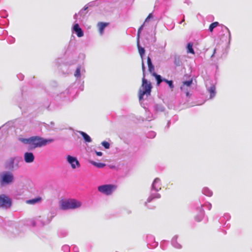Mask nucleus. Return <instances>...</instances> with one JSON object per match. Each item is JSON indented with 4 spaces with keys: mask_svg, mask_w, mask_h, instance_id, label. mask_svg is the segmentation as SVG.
<instances>
[{
    "mask_svg": "<svg viewBox=\"0 0 252 252\" xmlns=\"http://www.w3.org/2000/svg\"><path fill=\"white\" fill-rule=\"evenodd\" d=\"M101 145L106 149H108L110 148V144L109 142H108L107 141H104L102 142Z\"/></svg>",
    "mask_w": 252,
    "mask_h": 252,
    "instance_id": "nucleus-40",
    "label": "nucleus"
},
{
    "mask_svg": "<svg viewBox=\"0 0 252 252\" xmlns=\"http://www.w3.org/2000/svg\"><path fill=\"white\" fill-rule=\"evenodd\" d=\"M164 82H165L166 83H167L169 86V87L171 89H173L174 87V84H173V82L172 80H168L165 78H164Z\"/></svg>",
    "mask_w": 252,
    "mask_h": 252,
    "instance_id": "nucleus-36",
    "label": "nucleus"
},
{
    "mask_svg": "<svg viewBox=\"0 0 252 252\" xmlns=\"http://www.w3.org/2000/svg\"><path fill=\"white\" fill-rule=\"evenodd\" d=\"M161 189V183L160 179L158 178H156L153 181L151 185V189L156 191H159Z\"/></svg>",
    "mask_w": 252,
    "mask_h": 252,
    "instance_id": "nucleus-15",
    "label": "nucleus"
},
{
    "mask_svg": "<svg viewBox=\"0 0 252 252\" xmlns=\"http://www.w3.org/2000/svg\"><path fill=\"white\" fill-rule=\"evenodd\" d=\"M170 124H171V122H170V121H168L167 124V126H166V127L167 128H168L170 125Z\"/></svg>",
    "mask_w": 252,
    "mask_h": 252,
    "instance_id": "nucleus-56",
    "label": "nucleus"
},
{
    "mask_svg": "<svg viewBox=\"0 0 252 252\" xmlns=\"http://www.w3.org/2000/svg\"><path fill=\"white\" fill-rule=\"evenodd\" d=\"M78 132L81 135L85 142L90 143L92 141L91 137L87 133L82 131H79Z\"/></svg>",
    "mask_w": 252,
    "mask_h": 252,
    "instance_id": "nucleus-23",
    "label": "nucleus"
},
{
    "mask_svg": "<svg viewBox=\"0 0 252 252\" xmlns=\"http://www.w3.org/2000/svg\"><path fill=\"white\" fill-rule=\"evenodd\" d=\"M50 102L48 100L46 101L42 105V106L46 108H48L49 107Z\"/></svg>",
    "mask_w": 252,
    "mask_h": 252,
    "instance_id": "nucleus-47",
    "label": "nucleus"
},
{
    "mask_svg": "<svg viewBox=\"0 0 252 252\" xmlns=\"http://www.w3.org/2000/svg\"><path fill=\"white\" fill-rule=\"evenodd\" d=\"M90 163L91 164H92V165H93L94 166L97 168H102L106 166L105 163H101V162H96L93 160H91L90 161Z\"/></svg>",
    "mask_w": 252,
    "mask_h": 252,
    "instance_id": "nucleus-31",
    "label": "nucleus"
},
{
    "mask_svg": "<svg viewBox=\"0 0 252 252\" xmlns=\"http://www.w3.org/2000/svg\"><path fill=\"white\" fill-rule=\"evenodd\" d=\"M153 108L154 112L157 113L162 112L165 110L164 106L161 104H155Z\"/></svg>",
    "mask_w": 252,
    "mask_h": 252,
    "instance_id": "nucleus-21",
    "label": "nucleus"
},
{
    "mask_svg": "<svg viewBox=\"0 0 252 252\" xmlns=\"http://www.w3.org/2000/svg\"><path fill=\"white\" fill-rule=\"evenodd\" d=\"M24 160L26 163H32L34 160V156L32 152H26L24 156Z\"/></svg>",
    "mask_w": 252,
    "mask_h": 252,
    "instance_id": "nucleus-17",
    "label": "nucleus"
},
{
    "mask_svg": "<svg viewBox=\"0 0 252 252\" xmlns=\"http://www.w3.org/2000/svg\"><path fill=\"white\" fill-rule=\"evenodd\" d=\"M31 139L32 137L28 138H21L20 141L23 142L24 144H29V149H31Z\"/></svg>",
    "mask_w": 252,
    "mask_h": 252,
    "instance_id": "nucleus-34",
    "label": "nucleus"
},
{
    "mask_svg": "<svg viewBox=\"0 0 252 252\" xmlns=\"http://www.w3.org/2000/svg\"><path fill=\"white\" fill-rule=\"evenodd\" d=\"M55 63L58 69L63 74H68L69 72V66L70 64L68 63H65L63 58H58L56 60Z\"/></svg>",
    "mask_w": 252,
    "mask_h": 252,
    "instance_id": "nucleus-7",
    "label": "nucleus"
},
{
    "mask_svg": "<svg viewBox=\"0 0 252 252\" xmlns=\"http://www.w3.org/2000/svg\"><path fill=\"white\" fill-rule=\"evenodd\" d=\"M41 199L42 198L41 197L38 196L34 198L29 199L27 200L26 202L29 204H35L41 201Z\"/></svg>",
    "mask_w": 252,
    "mask_h": 252,
    "instance_id": "nucleus-29",
    "label": "nucleus"
},
{
    "mask_svg": "<svg viewBox=\"0 0 252 252\" xmlns=\"http://www.w3.org/2000/svg\"><path fill=\"white\" fill-rule=\"evenodd\" d=\"M108 23L106 22H98L97 23V27L98 28V31L100 35H102L104 33V31L105 28L108 25Z\"/></svg>",
    "mask_w": 252,
    "mask_h": 252,
    "instance_id": "nucleus-19",
    "label": "nucleus"
},
{
    "mask_svg": "<svg viewBox=\"0 0 252 252\" xmlns=\"http://www.w3.org/2000/svg\"><path fill=\"white\" fill-rule=\"evenodd\" d=\"M78 13L77 14V13H75L74 15H73V19L75 20V23H77V17L78 16Z\"/></svg>",
    "mask_w": 252,
    "mask_h": 252,
    "instance_id": "nucleus-53",
    "label": "nucleus"
},
{
    "mask_svg": "<svg viewBox=\"0 0 252 252\" xmlns=\"http://www.w3.org/2000/svg\"><path fill=\"white\" fill-rule=\"evenodd\" d=\"M166 243H167V241L166 240H163L160 242V247L162 250H166Z\"/></svg>",
    "mask_w": 252,
    "mask_h": 252,
    "instance_id": "nucleus-38",
    "label": "nucleus"
},
{
    "mask_svg": "<svg viewBox=\"0 0 252 252\" xmlns=\"http://www.w3.org/2000/svg\"><path fill=\"white\" fill-rule=\"evenodd\" d=\"M66 160L73 169L80 167V162L75 157L68 155L66 157Z\"/></svg>",
    "mask_w": 252,
    "mask_h": 252,
    "instance_id": "nucleus-12",
    "label": "nucleus"
},
{
    "mask_svg": "<svg viewBox=\"0 0 252 252\" xmlns=\"http://www.w3.org/2000/svg\"><path fill=\"white\" fill-rule=\"evenodd\" d=\"M0 16L1 18H5L8 16V14L5 10H2L0 11Z\"/></svg>",
    "mask_w": 252,
    "mask_h": 252,
    "instance_id": "nucleus-39",
    "label": "nucleus"
},
{
    "mask_svg": "<svg viewBox=\"0 0 252 252\" xmlns=\"http://www.w3.org/2000/svg\"><path fill=\"white\" fill-rule=\"evenodd\" d=\"M216 80L210 79H207L205 81V85L208 92L210 94V99L213 98L216 94Z\"/></svg>",
    "mask_w": 252,
    "mask_h": 252,
    "instance_id": "nucleus-6",
    "label": "nucleus"
},
{
    "mask_svg": "<svg viewBox=\"0 0 252 252\" xmlns=\"http://www.w3.org/2000/svg\"><path fill=\"white\" fill-rule=\"evenodd\" d=\"M81 205L80 202L74 199L63 201L61 203V208L63 210L74 209L79 208Z\"/></svg>",
    "mask_w": 252,
    "mask_h": 252,
    "instance_id": "nucleus-5",
    "label": "nucleus"
},
{
    "mask_svg": "<svg viewBox=\"0 0 252 252\" xmlns=\"http://www.w3.org/2000/svg\"><path fill=\"white\" fill-rule=\"evenodd\" d=\"M17 77L20 80L22 81L24 79V76L22 73H19L17 75Z\"/></svg>",
    "mask_w": 252,
    "mask_h": 252,
    "instance_id": "nucleus-49",
    "label": "nucleus"
},
{
    "mask_svg": "<svg viewBox=\"0 0 252 252\" xmlns=\"http://www.w3.org/2000/svg\"><path fill=\"white\" fill-rule=\"evenodd\" d=\"M7 24H8V22L6 20L2 21H0V28H1L2 25H7Z\"/></svg>",
    "mask_w": 252,
    "mask_h": 252,
    "instance_id": "nucleus-50",
    "label": "nucleus"
},
{
    "mask_svg": "<svg viewBox=\"0 0 252 252\" xmlns=\"http://www.w3.org/2000/svg\"><path fill=\"white\" fill-rule=\"evenodd\" d=\"M203 208V205L202 204H197L195 206L196 215L194 219L198 222L201 221L204 217L205 211Z\"/></svg>",
    "mask_w": 252,
    "mask_h": 252,
    "instance_id": "nucleus-11",
    "label": "nucleus"
},
{
    "mask_svg": "<svg viewBox=\"0 0 252 252\" xmlns=\"http://www.w3.org/2000/svg\"><path fill=\"white\" fill-rule=\"evenodd\" d=\"M153 76L155 77L157 85H159V84L164 81V78H162L161 75L157 74L156 72H153Z\"/></svg>",
    "mask_w": 252,
    "mask_h": 252,
    "instance_id": "nucleus-30",
    "label": "nucleus"
},
{
    "mask_svg": "<svg viewBox=\"0 0 252 252\" xmlns=\"http://www.w3.org/2000/svg\"><path fill=\"white\" fill-rule=\"evenodd\" d=\"M153 17V14L152 13H150L149 14V15L148 16V17L146 18L145 20V22H144V23L145 24V23L146 22H149V21L150 20V19L152 18Z\"/></svg>",
    "mask_w": 252,
    "mask_h": 252,
    "instance_id": "nucleus-48",
    "label": "nucleus"
},
{
    "mask_svg": "<svg viewBox=\"0 0 252 252\" xmlns=\"http://www.w3.org/2000/svg\"><path fill=\"white\" fill-rule=\"evenodd\" d=\"M228 225V224H226V222H225L224 223V225H226V226Z\"/></svg>",
    "mask_w": 252,
    "mask_h": 252,
    "instance_id": "nucleus-59",
    "label": "nucleus"
},
{
    "mask_svg": "<svg viewBox=\"0 0 252 252\" xmlns=\"http://www.w3.org/2000/svg\"><path fill=\"white\" fill-rule=\"evenodd\" d=\"M154 119L155 117H154L153 115L150 113H149V115L147 116L145 118L146 120L148 121H151Z\"/></svg>",
    "mask_w": 252,
    "mask_h": 252,
    "instance_id": "nucleus-43",
    "label": "nucleus"
},
{
    "mask_svg": "<svg viewBox=\"0 0 252 252\" xmlns=\"http://www.w3.org/2000/svg\"><path fill=\"white\" fill-rule=\"evenodd\" d=\"M52 141L53 140L51 139H44L38 136H32L31 149L45 146L47 143Z\"/></svg>",
    "mask_w": 252,
    "mask_h": 252,
    "instance_id": "nucleus-4",
    "label": "nucleus"
},
{
    "mask_svg": "<svg viewBox=\"0 0 252 252\" xmlns=\"http://www.w3.org/2000/svg\"><path fill=\"white\" fill-rule=\"evenodd\" d=\"M174 63L176 66H182L183 63L181 56L177 55H175Z\"/></svg>",
    "mask_w": 252,
    "mask_h": 252,
    "instance_id": "nucleus-25",
    "label": "nucleus"
},
{
    "mask_svg": "<svg viewBox=\"0 0 252 252\" xmlns=\"http://www.w3.org/2000/svg\"><path fill=\"white\" fill-rule=\"evenodd\" d=\"M219 25H220V24L218 22H214L211 23L209 26V31L210 32H212L214 31V29Z\"/></svg>",
    "mask_w": 252,
    "mask_h": 252,
    "instance_id": "nucleus-33",
    "label": "nucleus"
},
{
    "mask_svg": "<svg viewBox=\"0 0 252 252\" xmlns=\"http://www.w3.org/2000/svg\"><path fill=\"white\" fill-rule=\"evenodd\" d=\"M7 41L9 44H12L15 42V39L12 36H10L7 38Z\"/></svg>",
    "mask_w": 252,
    "mask_h": 252,
    "instance_id": "nucleus-42",
    "label": "nucleus"
},
{
    "mask_svg": "<svg viewBox=\"0 0 252 252\" xmlns=\"http://www.w3.org/2000/svg\"><path fill=\"white\" fill-rule=\"evenodd\" d=\"M184 21H185V16H184L183 19L182 20H181V21L179 23L180 24H181Z\"/></svg>",
    "mask_w": 252,
    "mask_h": 252,
    "instance_id": "nucleus-57",
    "label": "nucleus"
},
{
    "mask_svg": "<svg viewBox=\"0 0 252 252\" xmlns=\"http://www.w3.org/2000/svg\"><path fill=\"white\" fill-rule=\"evenodd\" d=\"M22 161V158L19 157H12L7 159L4 164L5 169L8 171H13L20 167L19 163Z\"/></svg>",
    "mask_w": 252,
    "mask_h": 252,
    "instance_id": "nucleus-2",
    "label": "nucleus"
},
{
    "mask_svg": "<svg viewBox=\"0 0 252 252\" xmlns=\"http://www.w3.org/2000/svg\"><path fill=\"white\" fill-rule=\"evenodd\" d=\"M62 250L64 252H69L70 251V247L67 245H64L62 247Z\"/></svg>",
    "mask_w": 252,
    "mask_h": 252,
    "instance_id": "nucleus-41",
    "label": "nucleus"
},
{
    "mask_svg": "<svg viewBox=\"0 0 252 252\" xmlns=\"http://www.w3.org/2000/svg\"><path fill=\"white\" fill-rule=\"evenodd\" d=\"M156 133L154 131H151V132H150L148 135H147V137L148 138H154L155 136H156Z\"/></svg>",
    "mask_w": 252,
    "mask_h": 252,
    "instance_id": "nucleus-45",
    "label": "nucleus"
},
{
    "mask_svg": "<svg viewBox=\"0 0 252 252\" xmlns=\"http://www.w3.org/2000/svg\"><path fill=\"white\" fill-rule=\"evenodd\" d=\"M88 5H86L78 12V15L80 16V18L78 19L79 22H83V20L85 18L86 14L87 13V12L86 11V10L88 9Z\"/></svg>",
    "mask_w": 252,
    "mask_h": 252,
    "instance_id": "nucleus-18",
    "label": "nucleus"
},
{
    "mask_svg": "<svg viewBox=\"0 0 252 252\" xmlns=\"http://www.w3.org/2000/svg\"><path fill=\"white\" fill-rule=\"evenodd\" d=\"M95 153L96 155L98 156H102L103 154L101 152H97L96 151H95Z\"/></svg>",
    "mask_w": 252,
    "mask_h": 252,
    "instance_id": "nucleus-54",
    "label": "nucleus"
},
{
    "mask_svg": "<svg viewBox=\"0 0 252 252\" xmlns=\"http://www.w3.org/2000/svg\"><path fill=\"white\" fill-rule=\"evenodd\" d=\"M76 91L73 88V86L69 87L65 91L61 93L60 96L62 97L63 95H64V96H66L65 95H68L69 94H74L75 93Z\"/></svg>",
    "mask_w": 252,
    "mask_h": 252,
    "instance_id": "nucleus-24",
    "label": "nucleus"
},
{
    "mask_svg": "<svg viewBox=\"0 0 252 252\" xmlns=\"http://www.w3.org/2000/svg\"><path fill=\"white\" fill-rule=\"evenodd\" d=\"M85 70L84 69H81V65H79L76 68V69L74 73V76L77 78H80L81 77V72L83 73Z\"/></svg>",
    "mask_w": 252,
    "mask_h": 252,
    "instance_id": "nucleus-28",
    "label": "nucleus"
},
{
    "mask_svg": "<svg viewBox=\"0 0 252 252\" xmlns=\"http://www.w3.org/2000/svg\"><path fill=\"white\" fill-rule=\"evenodd\" d=\"M159 191L150 190V195L147 200L144 203V205L148 209H153L155 208V206H150L148 205L149 203H150L155 199H158L161 197V195L158 193Z\"/></svg>",
    "mask_w": 252,
    "mask_h": 252,
    "instance_id": "nucleus-10",
    "label": "nucleus"
},
{
    "mask_svg": "<svg viewBox=\"0 0 252 252\" xmlns=\"http://www.w3.org/2000/svg\"><path fill=\"white\" fill-rule=\"evenodd\" d=\"M216 49H214V52H213V54L212 55V56H211V58H213L214 57L215 54V53H216Z\"/></svg>",
    "mask_w": 252,
    "mask_h": 252,
    "instance_id": "nucleus-55",
    "label": "nucleus"
},
{
    "mask_svg": "<svg viewBox=\"0 0 252 252\" xmlns=\"http://www.w3.org/2000/svg\"><path fill=\"white\" fill-rule=\"evenodd\" d=\"M40 219H41V217H39V218L37 220L36 223H38V222L40 221L41 223V225H44L45 224V222L43 221H42V220H41Z\"/></svg>",
    "mask_w": 252,
    "mask_h": 252,
    "instance_id": "nucleus-51",
    "label": "nucleus"
},
{
    "mask_svg": "<svg viewBox=\"0 0 252 252\" xmlns=\"http://www.w3.org/2000/svg\"><path fill=\"white\" fill-rule=\"evenodd\" d=\"M117 186L113 184H105L98 187V190L105 195H111L116 189Z\"/></svg>",
    "mask_w": 252,
    "mask_h": 252,
    "instance_id": "nucleus-8",
    "label": "nucleus"
},
{
    "mask_svg": "<svg viewBox=\"0 0 252 252\" xmlns=\"http://www.w3.org/2000/svg\"><path fill=\"white\" fill-rule=\"evenodd\" d=\"M50 124H51V125L52 126H54V123L53 122H51L50 123Z\"/></svg>",
    "mask_w": 252,
    "mask_h": 252,
    "instance_id": "nucleus-58",
    "label": "nucleus"
},
{
    "mask_svg": "<svg viewBox=\"0 0 252 252\" xmlns=\"http://www.w3.org/2000/svg\"><path fill=\"white\" fill-rule=\"evenodd\" d=\"M146 243L147 247L149 249H155L158 247V243L155 241L154 236L151 234H148L146 236Z\"/></svg>",
    "mask_w": 252,
    "mask_h": 252,
    "instance_id": "nucleus-13",
    "label": "nucleus"
},
{
    "mask_svg": "<svg viewBox=\"0 0 252 252\" xmlns=\"http://www.w3.org/2000/svg\"><path fill=\"white\" fill-rule=\"evenodd\" d=\"M230 219V216L228 214H225L224 215L222 218L220 219V223H222V222L225 220L226 221L229 220Z\"/></svg>",
    "mask_w": 252,
    "mask_h": 252,
    "instance_id": "nucleus-37",
    "label": "nucleus"
},
{
    "mask_svg": "<svg viewBox=\"0 0 252 252\" xmlns=\"http://www.w3.org/2000/svg\"><path fill=\"white\" fill-rule=\"evenodd\" d=\"M192 84V79L185 81L183 82V85L180 87L181 90L186 94L187 97H189L190 96L189 91Z\"/></svg>",
    "mask_w": 252,
    "mask_h": 252,
    "instance_id": "nucleus-14",
    "label": "nucleus"
},
{
    "mask_svg": "<svg viewBox=\"0 0 252 252\" xmlns=\"http://www.w3.org/2000/svg\"><path fill=\"white\" fill-rule=\"evenodd\" d=\"M221 30L223 32L226 31L228 33V36H229V42H230L231 40V33L229 30L228 29V28L225 26L222 25L221 26Z\"/></svg>",
    "mask_w": 252,
    "mask_h": 252,
    "instance_id": "nucleus-35",
    "label": "nucleus"
},
{
    "mask_svg": "<svg viewBox=\"0 0 252 252\" xmlns=\"http://www.w3.org/2000/svg\"><path fill=\"white\" fill-rule=\"evenodd\" d=\"M72 250L74 252H79V248L76 246H73Z\"/></svg>",
    "mask_w": 252,
    "mask_h": 252,
    "instance_id": "nucleus-52",
    "label": "nucleus"
},
{
    "mask_svg": "<svg viewBox=\"0 0 252 252\" xmlns=\"http://www.w3.org/2000/svg\"><path fill=\"white\" fill-rule=\"evenodd\" d=\"M11 199L5 194L0 195V208L8 209L12 206Z\"/></svg>",
    "mask_w": 252,
    "mask_h": 252,
    "instance_id": "nucleus-9",
    "label": "nucleus"
},
{
    "mask_svg": "<svg viewBox=\"0 0 252 252\" xmlns=\"http://www.w3.org/2000/svg\"><path fill=\"white\" fill-rule=\"evenodd\" d=\"M144 24H143V25H142L138 29V32H137V39L138 40H139V35L141 33V31L142 30L143 28V27H144Z\"/></svg>",
    "mask_w": 252,
    "mask_h": 252,
    "instance_id": "nucleus-44",
    "label": "nucleus"
},
{
    "mask_svg": "<svg viewBox=\"0 0 252 252\" xmlns=\"http://www.w3.org/2000/svg\"><path fill=\"white\" fill-rule=\"evenodd\" d=\"M14 181V176L10 171H4L0 173V185L1 186L9 185Z\"/></svg>",
    "mask_w": 252,
    "mask_h": 252,
    "instance_id": "nucleus-3",
    "label": "nucleus"
},
{
    "mask_svg": "<svg viewBox=\"0 0 252 252\" xmlns=\"http://www.w3.org/2000/svg\"><path fill=\"white\" fill-rule=\"evenodd\" d=\"M73 32L76 34L78 37H81L84 35V32L80 27L78 23H74L72 29Z\"/></svg>",
    "mask_w": 252,
    "mask_h": 252,
    "instance_id": "nucleus-16",
    "label": "nucleus"
},
{
    "mask_svg": "<svg viewBox=\"0 0 252 252\" xmlns=\"http://www.w3.org/2000/svg\"><path fill=\"white\" fill-rule=\"evenodd\" d=\"M187 52L189 53L194 54V51L193 48V44L191 42H189L187 45Z\"/></svg>",
    "mask_w": 252,
    "mask_h": 252,
    "instance_id": "nucleus-32",
    "label": "nucleus"
},
{
    "mask_svg": "<svg viewBox=\"0 0 252 252\" xmlns=\"http://www.w3.org/2000/svg\"><path fill=\"white\" fill-rule=\"evenodd\" d=\"M137 47H138V51H139V54L140 55V57L142 59V63H144V62H143V56L145 54V50L144 49V48L140 46V44H139V40H138L137 41Z\"/></svg>",
    "mask_w": 252,
    "mask_h": 252,
    "instance_id": "nucleus-27",
    "label": "nucleus"
},
{
    "mask_svg": "<svg viewBox=\"0 0 252 252\" xmlns=\"http://www.w3.org/2000/svg\"><path fill=\"white\" fill-rule=\"evenodd\" d=\"M178 236L175 235L171 240L172 246L177 249H181L182 248V245L177 242Z\"/></svg>",
    "mask_w": 252,
    "mask_h": 252,
    "instance_id": "nucleus-20",
    "label": "nucleus"
},
{
    "mask_svg": "<svg viewBox=\"0 0 252 252\" xmlns=\"http://www.w3.org/2000/svg\"><path fill=\"white\" fill-rule=\"evenodd\" d=\"M142 71L143 73V77L142 78V82L141 85V88L139 90V100L140 105L144 108H146L144 103H143L144 96L146 95L147 96L151 94L152 91V86L150 82L148 81L147 79L145 78V66L144 63H142Z\"/></svg>",
    "mask_w": 252,
    "mask_h": 252,
    "instance_id": "nucleus-1",
    "label": "nucleus"
},
{
    "mask_svg": "<svg viewBox=\"0 0 252 252\" xmlns=\"http://www.w3.org/2000/svg\"><path fill=\"white\" fill-rule=\"evenodd\" d=\"M33 226H35V222H33Z\"/></svg>",
    "mask_w": 252,
    "mask_h": 252,
    "instance_id": "nucleus-60",
    "label": "nucleus"
},
{
    "mask_svg": "<svg viewBox=\"0 0 252 252\" xmlns=\"http://www.w3.org/2000/svg\"><path fill=\"white\" fill-rule=\"evenodd\" d=\"M202 192L203 194L209 197L213 195V191L208 187H204L202 189Z\"/></svg>",
    "mask_w": 252,
    "mask_h": 252,
    "instance_id": "nucleus-26",
    "label": "nucleus"
},
{
    "mask_svg": "<svg viewBox=\"0 0 252 252\" xmlns=\"http://www.w3.org/2000/svg\"><path fill=\"white\" fill-rule=\"evenodd\" d=\"M147 64L148 66L149 71L153 75V72H155V67L152 63V60L149 56H148L147 58Z\"/></svg>",
    "mask_w": 252,
    "mask_h": 252,
    "instance_id": "nucleus-22",
    "label": "nucleus"
},
{
    "mask_svg": "<svg viewBox=\"0 0 252 252\" xmlns=\"http://www.w3.org/2000/svg\"><path fill=\"white\" fill-rule=\"evenodd\" d=\"M203 207H206L207 209L210 210L212 208V204L209 202H206L205 204H203Z\"/></svg>",
    "mask_w": 252,
    "mask_h": 252,
    "instance_id": "nucleus-46",
    "label": "nucleus"
}]
</instances>
